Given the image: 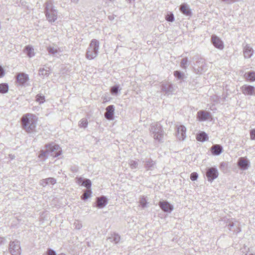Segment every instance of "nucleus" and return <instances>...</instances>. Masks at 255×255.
I'll use <instances>...</instances> for the list:
<instances>
[{"label": "nucleus", "instance_id": "412c9836", "mask_svg": "<svg viewBox=\"0 0 255 255\" xmlns=\"http://www.w3.org/2000/svg\"><path fill=\"white\" fill-rule=\"evenodd\" d=\"M245 79L250 82H254L255 81V72L249 71L246 72L244 75Z\"/></svg>", "mask_w": 255, "mask_h": 255}, {"label": "nucleus", "instance_id": "393cba45", "mask_svg": "<svg viewBox=\"0 0 255 255\" xmlns=\"http://www.w3.org/2000/svg\"><path fill=\"white\" fill-rule=\"evenodd\" d=\"M121 239L120 236L116 233L111 234V236L108 239L111 242H115L116 244L118 243Z\"/></svg>", "mask_w": 255, "mask_h": 255}, {"label": "nucleus", "instance_id": "3c124183", "mask_svg": "<svg viewBox=\"0 0 255 255\" xmlns=\"http://www.w3.org/2000/svg\"><path fill=\"white\" fill-rule=\"evenodd\" d=\"M84 179H83L82 177H79L77 179V183L82 185V183L83 182Z\"/></svg>", "mask_w": 255, "mask_h": 255}, {"label": "nucleus", "instance_id": "f704fd0d", "mask_svg": "<svg viewBox=\"0 0 255 255\" xmlns=\"http://www.w3.org/2000/svg\"><path fill=\"white\" fill-rule=\"evenodd\" d=\"M130 167L132 169H136L138 166V162L135 160H130L128 162Z\"/></svg>", "mask_w": 255, "mask_h": 255}, {"label": "nucleus", "instance_id": "c85d7f7f", "mask_svg": "<svg viewBox=\"0 0 255 255\" xmlns=\"http://www.w3.org/2000/svg\"><path fill=\"white\" fill-rule=\"evenodd\" d=\"M8 90V86L6 83L0 84V93L2 94L6 93Z\"/></svg>", "mask_w": 255, "mask_h": 255}, {"label": "nucleus", "instance_id": "0eeeda50", "mask_svg": "<svg viewBox=\"0 0 255 255\" xmlns=\"http://www.w3.org/2000/svg\"><path fill=\"white\" fill-rule=\"evenodd\" d=\"M208 181L212 182L214 179L217 178L219 175V172L216 167H209L207 169L206 173Z\"/></svg>", "mask_w": 255, "mask_h": 255}, {"label": "nucleus", "instance_id": "603ef678", "mask_svg": "<svg viewBox=\"0 0 255 255\" xmlns=\"http://www.w3.org/2000/svg\"><path fill=\"white\" fill-rule=\"evenodd\" d=\"M234 232H235L236 234H238L240 232H241V229L240 227H237L236 230H233Z\"/></svg>", "mask_w": 255, "mask_h": 255}, {"label": "nucleus", "instance_id": "4be33fe9", "mask_svg": "<svg viewBox=\"0 0 255 255\" xmlns=\"http://www.w3.org/2000/svg\"><path fill=\"white\" fill-rule=\"evenodd\" d=\"M155 165V162L149 158L145 161L144 167L147 170H152L154 168Z\"/></svg>", "mask_w": 255, "mask_h": 255}, {"label": "nucleus", "instance_id": "dca6fc26", "mask_svg": "<svg viewBox=\"0 0 255 255\" xmlns=\"http://www.w3.org/2000/svg\"><path fill=\"white\" fill-rule=\"evenodd\" d=\"M211 117V114L210 112L201 110L197 113V118L200 121H205L208 120Z\"/></svg>", "mask_w": 255, "mask_h": 255}, {"label": "nucleus", "instance_id": "1a4fd4ad", "mask_svg": "<svg viewBox=\"0 0 255 255\" xmlns=\"http://www.w3.org/2000/svg\"><path fill=\"white\" fill-rule=\"evenodd\" d=\"M158 205L164 212L171 213L174 209L173 206L166 200L159 201Z\"/></svg>", "mask_w": 255, "mask_h": 255}, {"label": "nucleus", "instance_id": "a18cd8bd", "mask_svg": "<svg viewBox=\"0 0 255 255\" xmlns=\"http://www.w3.org/2000/svg\"><path fill=\"white\" fill-rule=\"evenodd\" d=\"M228 229L230 231H233L232 228L234 226V223L233 222H230L228 225Z\"/></svg>", "mask_w": 255, "mask_h": 255}, {"label": "nucleus", "instance_id": "de8ad7c7", "mask_svg": "<svg viewBox=\"0 0 255 255\" xmlns=\"http://www.w3.org/2000/svg\"><path fill=\"white\" fill-rule=\"evenodd\" d=\"M4 75V71L3 69L0 66V77H2Z\"/></svg>", "mask_w": 255, "mask_h": 255}, {"label": "nucleus", "instance_id": "20e7f679", "mask_svg": "<svg viewBox=\"0 0 255 255\" xmlns=\"http://www.w3.org/2000/svg\"><path fill=\"white\" fill-rule=\"evenodd\" d=\"M99 49V42L95 39L91 41L86 53V57L88 59L92 60L96 58L98 54Z\"/></svg>", "mask_w": 255, "mask_h": 255}, {"label": "nucleus", "instance_id": "5fc2aeb1", "mask_svg": "<svg viewBox=\"0 0 255 255\" xmlns=\"http://www.w3.org/2000/svg\"><path fill=\"white\" fill-rule=\"evenodd\" d=\"M128 3H130L132 1H135V0H126Z\"/></svg>", "mask_w": 255, "mask_h": 255}, {"label": "nucleus", "instance_id": "f257e3e1", "mask_svg": "<svg viewBox=\"0 0 255 255\" xmlns=\"http://www.w3.org/2000/svg\"><path fill=\"white\" fill-rule=\"evenodd\" d=\"M22 128L27 133H33L36 132L37 123L36 116L32 114H26L21 118Z\"/></svg>", "mask_w": 255, "mask_h": 255}, {"label": "nucleus", "instance_id": "2eb2a0df", "mask_svg": "<svg viewBox=\"0 0 255 255\" xmlns=\"http://www.w3.org/2000/svg\"><path fill=\"white\" fill-rule=\"evenodd\" d=\"M179 10L180 12L186 16H191L192 13L191 9L190 8L189 6L185 3H182L179 7Z\"/></svg>", "mask_w": 255, "mask_h": 255}, {"label": "nucleus", "instance_id": "4468645a", "mask_svg": "<svg viewBox=\"0 0 255 255\" xmlns=\"http://www.w3.org/2000/svg\"><path fill=\"white\" fill-rule=\"evenodd\" d=\"M186 130L185 127L183 125H180L177 128L176 136L178 139L183 140L186 138Z\"/></svg>", "mask_w": 255, "mask_h": 255}, {"label": "nucleus", "instance_id": "bb28decb", "mask_svg": "<svg viewBox=\"0 0 255 255\" xmlns=\"http://www.w3.org/2000/svg\"><path fill=\"white\" fill-rule=\"evenodd\" d=\"M173 75L177 80H183L185 77L184 73L178 70L174 71Z\"/></svg>", "mask_w": 255, "mask_h": 255}, {"label": "nucleus", "instance_id": "f3484780", "mask_svg": "<svg viewBox=\"0 0 255 255\" xmlns=\"http://www.w3.org/2000/svg\"><path fill=\"white\" fill-rule=\"evenodd\" d=\"M108 203L107 198L104 196L97 197L96 198V207L98 208H103L105 207Z\"/></svg>", "mask_w": 255, "mask_h": 255}, {"label": "nucleus", "instance_id": "ddd939ff", "mask_svg": "<svg viewBox=\"0 0 255 255\" xmlns=\"http://www.w3.org/2000/svg\"><path fill=\"white\" fill-rule=\"evenodd\" d=\"M115 112V107L114 105L108 106L106 108V112L104 114V116L106 119L108 120H114V115Z\"/></svg>", "mask_w": 255, "mask_h": 255}, {"label": "nucleus", "instance_id": "b1692460", "mask_svg": "<svg viewBox=\"0 0 255 255\" xmlns=\"http://www.w3.org/2000/svg\"><path fill=\"white\" fill-rule=\"evenodd\" d=\"M24 52L30 58L34 56L35 55L34 50L33 48L29 45H27L25 47Z\"/></svg>", "mask_w": 255, "mask_h": 255}, {"label": "nucleus", "instance_id": "aec40b11", "mask_svg": "<svg viewBox=\"0 0 255 255\" xmlns=\"http://www.w3.org/2000/svg\"><path fill=\"white\" fill-rule=\"evenodd\" d=\"M254 50L253 48L248 44H246L244 49V55L245 58H249L253 55Z\"/></svg>", "mask_w": 255, "mask_h": 255}, {"label": "nucleus", "instance_id": "2f4dec72", "mask_svg": "<svg viewBox=\"0 0 255 255\" xmlns=\"http://www.w3.org/2000/svg\"><path fill=\"white\" fill-rule=\"evenodd\" d=\"M165 19L169 22H173L174 21V14L171 12H168L165 15Z\"/></svg>", "mask_w": 255, "mask_h": 255}, {"label": "nucleus", "instance_id": "79ce46f5", "mask_svg": "<svg viewBox=\"0 0 255 255\" xmlns=\"http://www.w3.org/2000/svg\"><path fill=\"white\" fill-rule=\"evenodd\" d=\"M198 175L196 172H193L190 175V179L192 181L197 180Z\"/></svg>", "mask_w": 255, "mask_h": 255}, {"label": "nucleus", "instance_id": "7ed1b4c3", "mask_svg": "<svg viewBox=\"0 0 255 255\" xmlns=\"http://www.w3.org/2000/svg\"><path fill=\"white\" fill-rule=\"evenodd\" d=\"M44 13L46 19L50 23L54 22L58 17V10L53 5L51 0H48L43 4Z\"/></svg>", "mask_w": 255, "mask_h": 255}, {"label": "nucleus", "instance_id": "49530a36", "mask_svg": "<svg viewBox=\"0 0 255 255\" xmlns=\"http://www.w3.org/2000/svg\"><path fill=\"white\" fill-rule=\"evenodd\" d=\"M6 243V241L4 238L0 237V246L2 245H4Z\"/></svg>", "mask_w": 255, "mask_h": 255}, {"label": "nucleus", "instance_id": "6e6552de", "mask_svg": "<svg viewBox=\"0 0 255 255\" xmlns=\"http://www.w3.org/2000/svg\"><path fill=\"white\" fill-rule=\"evenodd\" d=\"M161 91L167 95L172 94L175 91L173 85L169 82L162 83L161 85Z\"/></svg>", "mask_w": 255, "mask_h": 255}, {"label": "nucleus", "instance_id": "473e14b6", "mask_svg": "<svg viewBox=\"0 0 255 255\" xmlns=\"http://www.w3.org/2000/svg\"><path fill=\"white\" fill-rule=\"evenodd\" d=\"M139 202L142 208L146 207V204H147V202L144 196H141L139 198Z\"/></svg>", "mask_w": 255, "mask_h": 255}, {"label": "nucleus", "instance_id": "4c0bfd02", "mask_svg": "<svg viewBox=\"0 0 255 255\" xmlns=\"http://www.w3.org/2000/svg\"><path fill=\"white\" fill-rule=\"evenodd\" d=\"M36 101L39 103V104L43 103L45 102L44 96L38 94L36 96Z\"/></svg>", "mask_w": 255, "mask_h": 255}, {"label": "nucleus", "instance_id": "39448f33", "mask_svg": "<svg viewBox=\"0 0 255 255\" xmlns=\"http://www.w3.org/2000/svg\"><path fill=\"white\" fill-rule=\"evenodd\" d=\"M149 131L154 139L159 142H162L164 131L160 124L156 123L151 124Z\"/></svg>", "mask_w": 255, "mask_h": 255}, {"label": "nucleus", "instance_id": "7c9ffc66", "mask_svg": "<svg viewBox=\"0 0 255 255\" xmlns=\"http://www.w3.org/2000/svg\"><path fill=\"white\" fill-rule=\"evenodd\" d=\"M91 193L92 191L91 189L85 190L84 194L81 196L82 199L84 200L87 199L88 198L90 197Z\"/></svg>", "mask_w": 255, "mask_h": 255}, {"label": "nucleus", "instance_id": "37998d69", "mask_svg": "<svg viewBox=\"0 0 255 255\" xmlns=\"http://www.w3.org/2000/svg\"><path fill=\"white\" fill-rule=\"evenodd\" d=\"M201 64L205 65L204 60L203 59H200L199 60L197 61L195 64V66H201Z\"/></svg>", "mask_w": 255, "mask_h": 255}, {"label": "nucleus", "instance_id": "864d4df0", "mask_svg": "<svg viewBox=\"0 0 255 255\" xmlns=\"http://www.w3.org/2000/svg\"><path fill=\"white\" fill-rule=\"evenodd\" d=\"M72 2L77 3H78L79 0H71Z\"/></svg>", "mask_w": 255, "mask_h": 255}, {"label": "nucleus", "instance_id": "8fccbe9b", "mask_svg": "<svg viewBox=\"0 0 255 255\" xmlns=\"http://www.w3.org/2000/svg\"><path fill=\"white\" fill-rule=\"evenodd\" d=\"M222 1L226 4H231L233 3V0H222Z\"/></svg>", "mask_w": 255, "mask_h": 255}, {"label": "nucleus", "instance_id": "9d476101", "mask_svg": "<svg viewBox=\"0 0 255 255\" xmlns=\"http://www.w3.org/2000/svg\"><path fill=\"white\" fill-rule=\"evenodd\" d=\"M237 165L241 170H245L250 167V162L247 158L241 157L239 158Z\"/></svg>", "mask_w": 255, "mask_h": 255}, {"label": "nucleus", "instance_id": "cd10ccee", "mask_svg": "<svg viewBox=\"0 0 255 255\" xmlns=\"http://www.w3.org/2000/svg\"><path fill=\"white\" fill-rule=\"evenodd\" d=\"M189 65V62L188 60V58L185 57L181 60L180 66L182 69L186 70Z\"/></svg>", "mask_w": 255, "mask_h": 255}, {"label": "nucleus", "instance_id": "a19ab883", "mask_svg": "<svg viewBox=\"0 0 255 255\" xmlns=\"http://www.w3.org/2000/svg\"><path fill=\"white\" fill-rule=\"evenodd\" d=\"M250 138L252 140H255V128L250 130Z\"/></svg>", "mask_w": 255, "mask_h": 255}, {"label": "nucleus", "instance_id": "f8f14e48", "mask_svg": "<svg viewBox=\"0 0 255 255\" xmlns=\"http://www.w3.org/2000/svg\"><path fill=\"white\" fill-rule=\"evenodd\" d=\"M16 81L20 86H23L29 80L28 75L24 73H18L16 75Z\"/></svg>", "mask_w": 255, "mask_h": 255}, {"label": "nucleus", "instance_id": "6e6d98bb", "mask_svg": "<svg viewBox=\"0 0 255 255\" xmlns=\"http://www.w3.org/2000/svg\"><path fill=\"white\" fill-rule=\"evenodd\" d=\"M246 255H254L253 254H246Z\"/></svg>", "mask_w": 255, "mask_h": 255}, {"label": "nucleus", "instance_id": "a878e982", "mask_svg": "<svg viewBox=\"0 0 255 255\" xmlns=\"http://www.w3.org/2000/svg\"><path fill=\"white\" fill-rule=\"evenodd\" d=\"M196 139L200 141H205L208 139V135L204 131H201L196 135Z\"/></svg>", "mask_w": 255, "mask_h": 255}, {"label": "nucleus", "instance_id": "a211bd4d", "mask_svg": "<svg viewBox=\"0 0 255 255\" xmlns=\"http://www.w3.org/2000/svg\"><path fill=\"white\" fill-rule=\"evenodd\" d=\"M211 41L212 44L214 45L215 47L216 48L222 49L224 48V45L223 42L221 40V39L216 35H213L211 37Z\"/></svg>", "mask_w": 255, "mask_h": 255}, {"label": "nucleus", "instance_id": "09e8293b", "mask_svg": "<svg viewBox=\"0 0 255 255\" xmlns=\"http://www.w3.org/2000/svg\"><path fill=\"white\" fill-rule=\"evenodd\" d=\"M41 185L43 186H46L47 185H48L47 181H46V178L45 179H43L41 181Z\"/></svg>", "mask_w": 255, "mask_h": 255}, {"label": "nucleus", "instance_id": "c9c22d12", "mask_svg": "<svg viewBox=\"0 0 255 255\" xmlns=\"http://www.w3.org/2000/svg\"><path fill=\"white\" fill-rule=\"evenodd\" d=\"M47 50L48 53L50 54H55L57 52V49L56 47H52L49 46L47 47Z\"/></svg>", "mask_w": 255, "mask_h": 255}, {"label": "nucleus", "instance_id": "f03ea898", "mask_svg": "<svg viewBox=\"0 0 255 255\" xmlns=\"http://www.w3.org/2000/svg\"><path fill=\"white\" fill-rule=\"evenodd\" d=\"M45 150H41L38 155L39 158H47L48 155L54 157L59 156L62 154L61 148L58 144L54 142L46 144L45 145Z\"/></svg>", "mask_w": 255, "mask_h": 255}, {"label": "nucleus", "instance_id": "c756f323", "mask_svg": "<svg viewBox=\"0 0 255 255\" xmlns=\"http://www.w3.org/2000/svg\"><path fill=\"white\" fill-rule=\"evenodd\" d=\"M205 67V65L203 64H201V66H195L194 68V72L196 74H200L204 71Z\"/></svg>", "mask_w": 255, "mask_h": 255}, {"label": "nucleus", "instance_id": "ea45409f", "mask_svg": "<svg viewBox=\"0 0 255 255\" xmlns=\"http://www.w3.org/2000/svg\"><path fill=\"white\" fill-rule=\"evenodd\" d=\"M46 181H47L48 185V184L54 185L56 183V180L54 178L49 177V178H46Z\"/></svg>", "mask_w": 255, "mask_h": 255}, {"label": "nucleus", "instance_id": "423d86ee", "mask_svg": "<svg viewBox=\"0 0 255 255\" xmlns=\"http://www.w3.org/2000/svg\"><path fill=\"white\" fill-rule=\"evenodd\" d=\"M8 251L11 255H20L21 249L19 242L17 240L11 241L9 244Z\"/></svg>", "mask_w": 255, "mask_h": 255}, {"label": "nucleus", "instance_id": "58836bf2", "mask_svg": "<svg viewBox=\"0 0 255 255\" xmlns=\"http://www.w3.org/2000/svg\"><path fill=\"white\" fill-rule=\"evenodd\" d=\"M119 90V86L115 85L111 89V92L112 95H117Z\"/></svg>", "mask_w": 255, "mask_h": 255}, {"label": "nucleus", "instance_id": "72a5a7b5", "mask_svg": "<svg viewBox=\"0 0 255 255\" xmlns=\"http://www.w3.org/2000/svg\"><path fill=\"white\" fill-rule=\"evenodd\" d=\"M91 181L90 180L88 179H85L84 180L83 182L82 183V185L84 186L85 187L87 188V189H90L91 187Z\"/></svg>", "mask_w": 255, "mask_h": 255}, {"label": "nucleus", "instance_id": "e433bc0d", "mask_svg": "<svg viewBox=\"0 0 255 255\" xmlns=\"http://www.w3.org/2000/svg\"><path fill=\"white\" fill-rule=\"evenodd\" d=\"M87 125H88V121H87V119H82L80 121L79 126L81 128L83 127V128H85L87 127Z\"/></svg>", "mask_w": 255, "mask_h": 255}, {"label": "nucleus", "instance_id": "c03bdc74", "mask_svg": "<svg viewBox=\"0 0 255 255\" xmlns=\"http://www.w3.org/2000/svg\"><path fill=\"white\" fill-rule=\"evenodd\" d=\"M75 228L76 229H80L82 228V225L80 224L79 222H75L74 223Z\"/></svg>", "mask_w": 255, "mask_h": 255}, {"label": "nucleus", "instance_id": "5701e85b", "mask_svg": "<svg viewBox=\"0 0 255 255\" xmlns=\"http://www.w3.org/2000/svg\"><path fill=\"white\" fill-rule=\"evenodd\" d=\"M38 74L40 76L48 77L50 74L51 72L49 67L40 68L38 70Z\"/></svg>", "mask_w": 255, "mask_h": 255}, {"label": "nucleus", "instance_id": "9b49d317", "mask_svg": "<svg viewBox=\"0 0 255 255\" xmlns=\"http://www.w3.org/2000/svg\"><path fill=\"white\" fill-rule=\"evenodd\" d=\"M243 94L245 95H254L255 94V88L251 85H244L241 87Z\"/></svg>", "mask_w": 255, "mask_h": 255}, {"label": "nucleus", "instance_id": "6ab92c4d", "mask_svg": "<svg viewBox=\"0 0 255 255\" xmlns=\"http://www.w3.org/2000/svg\"><path fill=\"white\" fill-rule=\"evenodd\" d=\"M212 154L214 155H219L223 152V148L220 144H214L210 148Z\"/></svg>", "mask_w": 255, "mask_h": 255}]
</instances>
